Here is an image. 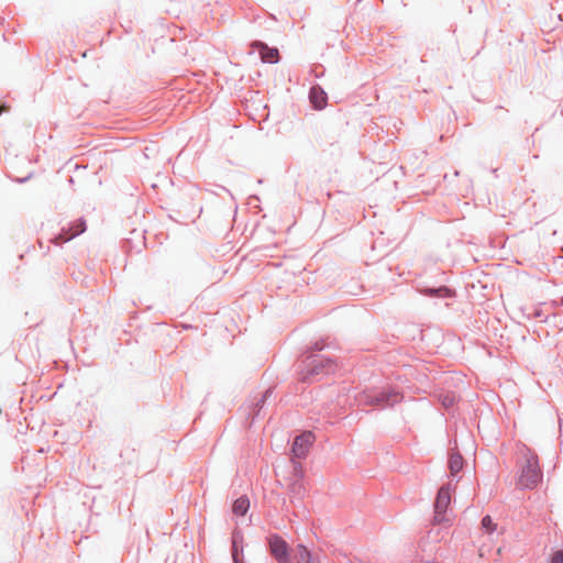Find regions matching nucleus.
Listing matches in <instances>:
<instances>
[{"mask_svg":"<svg viewBox=\"0 0 563 563\" xmlns=\"http://www.w3.org/2000/svg\"><path fill=\"white\" fill-rule=\"evenodd\" d=\"M322 341H317L311 351L306 352L298 362V382L311 384L336 369V363L330 356L321 354L324 349Z\"/></svg>","mask_w":563,"mask_h":563,"instance_id":"f257e3e1","label":"nucleus"},{"mask_svg":"<svg viewBox=\"0 0 563 563\" xmlns=\"http://www.w3.org/2000/svg\"><path fill=\"white\" fill-rule=\"evenodd\" d=\"M402 400V395L391 387L379 390H367L358 396L360 404L373 406L379 409L393 407Z\"/></svg>","mask_w":563,"mask_h":563,"instance_id":"f03ea898","label":"nucleus"},{"mask_svg":"<svg viewBox=\"0 0 563 563\" xmlns=\"http://www.w3.org/2000/svg\"><path fill=\"white\" fill-rule=\"evenodd\" d=\"M541 477L542 473L538 466L537 456L528 457L519 475V485L521 488L532 489L538 485Z\"/></svg>","mask_w":563,"mask_h":563,"instance_id":"7ed1b4c3","label":"nucleus"},{"mask_svg":"<svg viewBox=\"0 0 563 563\" xmlns=\"http://www.w3.org/2000/svg\"><path fill=\"white\" fill-rule=\"evenodd\" d=\"M271 555L277 563H290V549L288 543L277 533H273L267 539Z\"/></svg>","mask_w":563,"mask_h":563,"instance_id":"20e7f679","label":"nucleus"},{"mask_svg":"<svg viewBox=\"0 0 563 563\" xmlns=\"http://www.w3.org/2000/svg\"><path fill=\"white\" fill-rule=\"evenodd\" d=\"M451 503V495L449 486H442L437 495L434 501V521L437 523H442L449 521L446 516L448 508Z\"/></svg>","mask_w":563,"mask_h":563,"instance_id":"39448f33","label":"nucleus"},{"mask_svg":"<svg viewBox=\"0 0 563 563\" xmlns=\"http://www.w3.org/2000/svg\"><path fill=\"white\" fill-rule=\"evenodd\" d=\"M86 231V221L80 218L74 223H69L68 228H63L62 232L56 235L53 242L57 245L70 241Z\"/></svg>","mask_w":563,"mask_h":563,"instance_id":"423d86ee","label":"nucleus"},{"mask_svg":"<svg viewBox=\"0 0 563 563\" xmlns=\"http://www.w3.org/2000/svg\"><path fill=\"white\" fill-rule=\"evenodd\" d=\"M314 441L312 432L307 431L297 435L294 440L291 452L297 459H305L308 455L309 449Z\"/></svg>","mask_w":563,"mask_h":563,"instance_id":"0eeeda50","label":"nucleus"},{"mask_svg":"<svg viewBox=\"0 0 563 563\" xmlns=\"http://www.w3.org/2000/svg\"><path fill=\"white\" fill-rule=\"evenodd\" d=\"M254 51H258L263 63L276 64L279 60V52L276 47H269L262 41H254L251 44Z\"/></svg>","mask_w":563,"mask_h":563,"instance_id":"6e6552de","label":"nucleus"},{"mask_svg":"<svg viewBox=\"0 0 563 563\" xmlns=\"http://www.w3.org/2000/svg\"><path fill=\"white\" fill-rule=\"evenodd\" d=\"M309 100L316 110H322L327 107L328 95L319 85H314L309 90Z\"/></svg>","mask_w":563,"mask_h":563,"instance_id":"1a4fd4ad","label":"nucleus"},{"mask_svg":"<svg viewBox=\"0 0 563 563\" xmlns=\"http://www.w3.org/2000/svg\"><path fill=\"white\" fill-rule=\"evenodd\" d=\"M305 492L306 488L302 478H291L289 484V495L291 503L295 504L296 500L300 501L305 496Z\"/></svg>","mask_w":563,"mask_h":563,"instance_id":"9d476101","label":"nucleus"},{"mask_svg":"<svg viewBox=\"0 0 563 563\" xmlns=\"http://www.w3.org/2000/svg\"><path fill=\"white\" fill-rule=\"evenodd\" d=\"M296 559L297 563H320L303 544L297 545Z\"/></svg>","mask_w":563,"mask_h":563,"instance_id":"9b49d317","label":"nucleus"},{"mask_svg":"<svg viewBox=\"0 0 563 563\" xmlns=\"http://www.w3.org/2000/svg\"><path fill=\"white\" fill-rule=\"evenodd\" d=\"M464 465L463 456L459 452L451 453L449 457V468L452 476L459 474Z\"/></svg>","mask_w":563,"mask_h":563,"instance_id":"f8f14e48","label":"nucleus"},{"mask_svg":"<svg viewBox=\"0 0 563 563\" xmlns=\"http://www.w3.org/2000/svg\"><path fill=\"white\" fill-rule=\"evenodd\" d=\"M250 508V500L246 496L239 497L232 506V511L235 516H244Z\"/></svg>","mask_w":563,"mask_h":563,"instance_id":"ddd939ff","label":"nucleus"},{"mask_svg":"<svg viewBox=\"0 0 563 563\" xmlns=\"http://www.w3.org/2000/svg\"><path fill=\"white\" fill-rule=\"evenodd\" d=\"M273 388L269 387L267 388L264 394L262 395V397L254 404V417H253V420L257 419L261 417V412H262V409L264 408L265 406V402L267 401V399L273 395Z\"/></svg>","mask_w":563,"mask_h":563,"instance_id":"4468645a","label":"nucleus"},{"mask_svg":"<svg viewBox=\"0 0 563 563\" xmlns=\"http://www.w3.org/2000/svg\"><path fill=\"white\" fill-rule=\"evenodd\" d=\"M423 294L429 297H442V298L452 296L451 289L445 286L426 288L423 290Z\"/></svg>","mask_w":563,"mask_h":563,"instance_id":"2eb2a0df","label":"nucleus"},{"mask_svg":"<svg viewBox=\"0 0 563 563\" xmlns=\"http://www.w3.org/2000/svg\"><path fill=\"white\" fill-rule=\"evenodd\" d=\"M242 540L240 532H234L232 536V559L234 563H243L239 558L238 542Z\"/></svg>","mask_w":563,"mask_h":563,"instance_id":"dca6fc26","label":"nucleus"},{"mask_svg":"<svg viewBox=\"0 0 563 563\" xmlns=\"http://www.w3.org/2000/svg\"><path fill=\"white\" fill-rule=\"evenodd\" d=\"M482 527L487 532H493L495 530V525H494L490 516L487 515V516L483 517V519H482Z\"/></svg>","mask_w":563,"mask_h":563,"instance_id":"f3484780","label":"nucleus"},{"mask_svg":"<svg viewBox=\"0 0 563 563\" xmlns=\"http://www.w3.org/2000/svg\"><path fill=\"white\" fill-rule=\"evenodd\" d=\"M292 465H294V472H292L291 478H303V471H302L301 464L299 462L292 461Z\"/></svg>","mask_w":563,"mask_h":563,"instance_id":"a211bd4d","label":"nucleus"},{"mask_svg":"<svg viewBox=\"0 0 563 563\" xmlns=\"http://www.w3.org/2000/svg\"><path fill=\"white\" fill-rule=\"evenodd\" d=\"M530 317L534 319H542L544 322L548 321V316L544 314L541 308H534Z\"/></svg>","mask_w":563,"mask_h":563,"instance_id":"6ab92c4d","label":"nucleus"},{"mask_svg":"<svg viewBox=\"0 0 563 563\" xmlns=\"http://www.w3.org/2000/svg\"><path fill=\"white\" fill-rule=\"evenodd\" d=\"M550 563H563V550L555 551L551 556Z\"/></svg>","mask_w":563,"mask_h":563,"instance_id":"aec40b11","label":"nucleus"},{"mask_svg":"<svg viewBox=\"0 0 563 563\" xmlns=\"http://www.w3.org/2000/svg\"><path fill=\"white\" fill-rule=\"evenodd\" d=\"M31 175L24 177V178H21V179H18L19 183H25L27 179H30Z\"/></svg>","mask_w":563,"mask_h":563,"instance_id":"412c9836","label":"nucleus"},{"mask_svg":"<svg viewBox=\"0 0 563 563\" xmlns=\"http://www.w3.org/2000/svg\"><path fill=\"white\" fill-rule=\"evenodd\" d=\"M448 404H452V400H446V401L444 402V406H448Z\"/></svg>","mask_w":563,"mask_h":563,"instance_id":"4be33fe9","label":"nucleus"},{"mask_svg":"<svg viewBox=\"0 0 563 563\" xmlns=\"http://www.w3.org/2000/svg\"><path fill=\"white\" fill-rule=\"evenodd\" d=\"M448 404H452V400H446V401L444 402V406H448Z\"/></svg>","mask_w":563,"mask_h":563,"instance_id":"5701e85b","label":"nucleus"},{"mask_svg":"<svg viewBox=\"0 0 563 563\" xmlns=\"http://www.w3.org/2000/svg\"><path fill=\"white\" fill-rule=\"evenodd\" d=\"M448 404H452V400H446V401L444 402V406H448Z\"/></svg>","mask_w":563,"mask_h":563,"instance_id":"b1692460","label":"nucleus"},{"mask_svg":"<svg viewBox=\"0 0 563 563\" xmlns=\"http://www.w3.org/2000/svg\"><path fill=\"white\" fill-rule=\"evenodd\" d=\"M561 305L563 306V297L561 298Z\"/></svg>","mask_w":563,"mask_h":563,"instance_id":"393cba45","label":"nucleus"},{"mask_svg":"<svg viewBox=\"0 0 563 563\" xmlns=\"http://www.w3.org/2000/svg\"><path fill=\"white\" fill-rule=\"evenodd\" d=\"M2 113V111H0V114Z\"/></svg>","mask_w":563,"mask_h":563,"instance_id":"a878e982","label":"nucleus"}]
</instances>
